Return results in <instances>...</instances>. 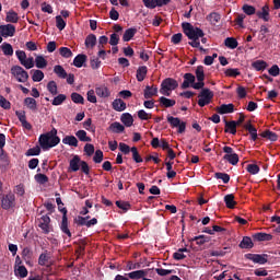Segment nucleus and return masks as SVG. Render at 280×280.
I'll use <instances>...</instances> for the list:
<instances>
[{
	"mask_svg": "<svg viewBox=\"0 0 280 280\" xmlns=\"http://www.w3.org/2000/svg\"><path fill=\"white\" fill-rule=\"evenodd\" d=\"M182 28L185 36H187V38L190 40L188 42V45L195 49H200L203 51V54H207V49L200 46V38L205 36V31H202L200 27H195L189 22L182 23Z\"/></svg>",
	"mask_w": 280,
	"mask_h": 280,
	"instance_id": "obj_1",
	"label": "nucleus"
},
{
	"mask_svg": "<svg viewBox=\"0 0 280 280\" xmlns=\"http://www.w3.org/2000/svg\"><path fill=\"white\" fill-rule=\"evenodd\" d=\"M38 143L44 151L56 148V145L60 143V137H58V129L52 128L50 131L42 133L38 138Z\"/></svg>",
	"mask_w": 280,
	"mask_h": 280,
	"instance_id": "obj_2",
	"label": "nucleus"
},
{
	"mask_svg": "<svg viewBox=\"0 0 280 280\" xmlns=\"http://www.w3.org/2000/svg\"><path fill=\"white\" fill-rule=\"evenodd\" d=\"M176 89H178V81L173 78H166L161 83L160 93L170 97V91H176Z\"/></svg>",
	"mask_w": 280,
	"mask_h": 280,
	"instance_id": "obj_3",
	"label": "nucleus"
},
{
	"mask_svg": "<svg viewBox=\"0 0 280 280\" xmlns=\"http://www.w3.org/2000/svg\"><path fill=\"white\" fill-rule=\"evenodd\" d=\"M213 92L209 89H202L199 93L198 97V106L200 108H205V106H209V103L213 100Z\"/></svg>",
	"mask_w": 280,
	"mask_h": 280,
	"instance_id": "obj_4",
	"label": "nucleus"
},
{
	"mask_svg": "<svg viewBox=\"0 0 280 280\" xmlns=\"http://www.w3.org/2000/svg\"><path fill=\"white\" fill-rule=\"evenodd\" d=\"M11 75L15 78L19 82L25 83L30 80V74L23 67L21 66H13L11 68Z\"/></svg>",
	"mask_w": 280,
	"mask_h": 280,
	"instance_id": "obj_5",
	"label": "nucleus"
},
{
	"mask_svg": "<svg viewBox=\"0 0 280 280\" xmlns=\"http://www.w3.org/2000/svg\"><path fill=\"white\" fill-rule=\"evenodd\" d=\"M1 207L4 211H10V209H14V207H16V196L14 192H8L2 196Z\"/></svg>",
	"mask_w": 280,
	"mask_h": 280,
	"instance_id": "obj_6",
	"label": "nucleus"
},
{
	"mask_svg": "<svg viewBox=\"0 0 280 280\" xmlns=\"http://www.w3.org/2000/svg\"><path fill=\"white\" fill-rule=\"evenodd\" d=\"M38 226L44 235H49L51 231H54V226H51V218H49L47 214L40 217L38 220Z\"/></svg>",
	"mask_w": 280,
	"mask_h": 280,
	"instance_id": "obj_7",
	"label": "nucleus"
},
{
	"mask_svg": "<svg viewBox=\"0 0 280 280\" xmlns=\"http://www.w3.org/2000/svg\"><path fill=\"white\" fill-rule=\"evenodd\" d=\"M167 121L170 122L171 127L178 128L177 132L183 135L185 130H187V122L180 121V118L174 116H167Z\"/></svg>",
	"mask_w": 280,
	"mask_h": 280,
	"instance_id": "obj_8",
	"label": "nucleus"
},
{
	"mask_svg": "<svg viewBox=\"0 0 280 280\" xmlns=\"http://www.w3.org/2000/svg\"><path fill=\"white\" fill-rule=\"evenodd\" d=\"M60 212L62 213L60 231L61 233H63V235H67V237L71 238L72 234H71V230H69V218H67V213H68L67 208H62Z\"/></svg>",
	"mask_w": 280,
	"mask_h": 280,
	"instance_id": "obj_9",
	"label": "nucleus"
},
{
	"mask_svg": "<svg viewBox=\"0 0 280 280\" xmlns=\"http://www.w3.org/2000/svg\"><path fill=\"white\" fill-rule=\"evenodd\" d=\"M245 259L264 266L268 264V254H245Z\"/></svg>",
	"mask_w": 280,
	"mask_h": 280,
	"instance_id": "obj_10",
	"label": "nucleus"
},
{
	"mask_svg": "<svg viewBox=\"0 0 280 280\" xmlns=\"http://www.w3.org/2000/svg\"><path fill=\"white\" fill-rule=\"evenodd\" d=\"M16 34V26L12 24L0 25V36L3 38H10Z\"/></svg>",
	"mask_w": 280,
	"mask_h": 280,
	"instance_id": "obj_11",
	"label": "nucleus"
},
{
	"mask_svg": "<svg viewBox=\"0 0 280 280\" xmlns=\"http://www.w3.org/2000/svg\"><path fill=\"white\" fill-rule=\"evenodd\" d=\"M74 224H78V226H86L88 229H91V226H95L97 224V219L93 218L92 220L88 221L84 217H77L74 219Z\"/></svg>",
	"mask_w": 280,
	"mask_h": 280,
	"instance_id": "obj_12",
	"label": "nucleus"
},
{
	"mask_svg": "<svg viewBox=\"0 0 280 280\" xmlns=\"http://www.w3.org/2000/svg\"><path fill=\"white\" fill-rule=\"evenodd\" d=\"M15 115L25 130H32V124L27 121V116L25 115V110H16Z\"/></svg>",
	"mask_w": 280,
	"mask_h": 280,
	"instance_id": "obj_13",
	"label": "nucleus"
},
{
	"mask_svg": "<svg viewBox=\"0 0 280 280\" xmlns=\"http://www.w3.org/2000/svg\"><path fill=\"white\" fill-rule=\"evenodd\" d=\"M144 100H152V97L159 95V88L156 85H147L143 91Z\"/></svg>",
	"mask_w": 280,
	"mask_h": 280,
	"instance_id": "obj_14",
	"label": "nucleus"
},
{
	"mask_svg": "<svg viewBox=\"0 0 280 280\" xmlns=\"http://www.w3.org/2000/svg\"><path fill=\"white\" fill-rule=\"evenodd\" d=\"M234 112L235 105H233V103L222 104L221 106L217 107V113H219V115H229Z\"/></svg>",
	"mask_w": 280,
	"mask_h": 280,
	"instance_id": "obj_15",
	"label": "nucleus"
},
{
	"mask_svg": "<svg viewBox=\"0 0 280 280\" xmlns=\"http://www.w3.org/2000/svg\"><path fill=\"white\" fill-rule=\"evenodd\" d=\"M125 277L132 280L143 279V277H148V270H136L129 273H125Z\"/></svg>",
	"mask_w": 280,
	"mask_h": 280,
	"instance_id": "obj_16",
	"label": "nucleus"
},
{
	"mask_svg": "<svg viewBox=\"0 0 280 280\" xmlns=\"http://www.w3.org/2000/svg\"><path fill=\"white\" fill-rule=\"evenodd\" d=\"M32 257H34V252L30 247H24L22 250V259L25 261L26 266H32Z\"/></svg>",
	"mask_w": 280,
	"mask_h": 280,
	"instance_id": "obj_17",
	"label": "nucleus"
},
{
	"mask_svg": "<svg viewBox=\"0 0 280 280\" xmlns=\"http://www.w3.org/2000/svg\"><path fill=\"white\" fill-rule=\"evenodd\" d=\"M112 108L117 113H124V110L127 108L126 102H124L121 98H116L112 103Z\"/></svg>",
	"mask_w": 280,
	"mask_h": 280,
	"instance_id": "obj_18",
	"label": "nucleus"
},
{
	"mask_svg": "<svg viewBox=\"0 0 280 280\" xmlns=\"http://www.w3.org/2000/svg\"><path fill=\"white\" fill-rule=\"evenodd\" d=\"M196 82V75L191 73H185L184 74V82L182 83V89H189L190 84L194 86V83Z\"/></svg>",
	"mask_w": 280,
	"mask_h": 280,
	"instance_id": "obj_19",
	"label": "nucleus"
},
{
	"mask_svg": "<svg viewBox=\"0 0 280 280\" xmlns=\"http://www.w3.org/2000/svg\"><path fill=\"white\" fill-rule=\"evenodd\" d=\"M24 106H26V108H28V110H32L33 113H36L38 110V103L34 97L24 98Z\"/></svg>",
	"mask_w": 280,
	"mask_h": 280,
	"instance_id": "obj_20",
	"label": "nucleus"
},
{
	"mask_svg": "<svg viewBox=\"0 0 280 280\" xmlns=\"http://www.w3.org/2000/svg\"><path fill=\"white\" fill-rule=\"evenodd\" d=\"M253 240L255 242H271L272 234L258 232V233L253 234Z\"/></svg>",
	"mask_w": 280,
	"mask_h": 280,
	"instance_id": "obj_21",
	"label": "nucleus"
},
{
	"mask_svg": "<svg viewBox=\"0 0 280 280\" xmlns=\"http://www.w3.org/2000/svg\"><path fill=\"white\" fill-rule=\"evenodd\" d=\"M159 102L161 108H172L173 106H176V100L167 98L165 96H161Z\"/></svg>",
	"mask_w": 280,
	"mask_h": 280,
	"instance_id": "obj_22",
	"label": "nucleus"
},
{
	"mask_svg": "<svg viewBox=\"0 0 280 280\" xmlns=\"http://www.w3.org/2000/svg\"><path fill=\"white\" fill-rule=\"evenodd\" d=\"M244 128L249 132L252 141H257V139H259L257 128L250 124V120L244 125Z\"/></svg>",
	"mask_w": 280,
	"mask_h": 280,
	"instance_id": "obj_23",
	"label": "nucleus"
},
{
	"mask_svg": "<svg viewBox=\"0 0 280 280\" xmlns=\"http://www.w3.org/2000/svg\"><path fill=\"white\" fill-rule=\"evenodd\" d=\"M81 163H82V159H80V155H74L69 163V167L71 172H78L80 170Z\"/></svg>",
	"mask_w": 280,
	"mask_h": 280,
	"instance_id": "obj_24",
	"label": "nucleus"
},
{
	"mask_svg": "<svg viewBox=\"0 0 280 280\" xmlns=\"http://www.w3.org/2000/svg\"><path fill=\"white\" fill-rule=\"evenodd\" d=\"M108 130L115 135H121V132L126 130V127H124V125H121L119 121H115L109 125Z\"/></svg>",
	"mask_w": 280,
	"mask_h": 280,
	"instance_id": "obj_25",
	"label": "nucleus"
},
{
	"mask_svg": "<svg viewBox=\"0 0 280 280\" xmlns=\"http://www.w3.org/2000/svg\"><path fill=\"white\" fill-rule=\"evenodd\" d=\"M120 121L126 126V128H130L135 124V118L130 113H125L120 117Z\"/></svg>",
	"mask_w": 280,
	"mask_h": 280,
	"instance_id": "obj_26",
	"label": "nucleus"
},
{
	"mask_svg": "<svg viewBox=\"0 0 280 280\" xmlns=\"http://www.w3.org/2000/svg\"><path fill=\"white\" fill-rule=\"evenodd\" d=\"M136 34H137V28L135 27L127 28L122 35L124 43H130V40L135 38Z\"/></svg>",
	"mask_w": 280,
	"mask_h": 280,
	"instance_id": "obj_27",
	"label": "nucleus"
},
{
	"mask_svg": "<svg viewBox=\"0 0 280 280\" xmlns=\"http://www.w3.org/2000/svg\"><path fill=\"white\" fill-rule=\"evenodd\" d=\"M95 93L98 97H110V90L106 85L96 86Z\"/></svg>",
	"mask_w": 280,
	"mask_h": 280,
	"instance_id": "obj_28",
	"label": "nucleus"
},
{
	"mask_svg": "<svg viewBox=\"0 0 280 280\" xmlns=\"http://www.w3.org/2000/svg\"><path fill=\"white\" fill-rule=\"evenodd\" d=\"M148 75V67L147 66H140L137 69L136 78L138 82H143L145 80V77Z\"/></svg>",
	"mask_w": 280,
	"mask_h": 280,
	"instance_id": "obj_29",
	"label": "nucleus"
},
{
	"mask_svg": "<svg viewBox=\"0 0 280 280\" xmlns=\"http://www.w3.org/2000/svg\"><path fill=\"white\" fill-rule=\"evenodd\" d=\"M224 132H230V135H237V122L235 120L226 121Z\"/></svg>",
	"mask_w": 280,
	"mask_h": 280,
	"instance_id": "obj_30",
	"label": "nucleus"
},
{
	"mask_svg": "<svg viewBox=\"0 0 280 280\" xmlns=\"http://www.w3.org/2000/svg\"><path fill=\"white\" fill-rule=\"evenodd\" d=\"M97 45V36L95 34H90L85 38V47L88 49H93Z\"/></svg>",
	"mask_w": 280,
	"mask_h": 280,
	"instance_id": "obj_31",
	"label": "nucleus"
},
{
	"mask_svg": "<svg viewBox=\"0 0 280 280\" xmlns=\"http://www.w3.org/2000/svg\"><path fill=\"white\" fill-rule=\"evenodd\" d=\"M224 202L228 209H235V205H237V202L235 201V195L233 194L225 195Z\"/></svg>",
	"mask_w": 280,
	"mask_h": 280,
	"instance_id": "obj_32",
	"label": "nucleus"
},
{
	"mask_svg": "<svg viewBox=\"0 0 280 280\" xmlns=\"http://www.w3.org/2000/svg\"><path fill=\"white\" fill-rule=\"evenodd\" d=\"M238 246L243 249H250L255 246V244L253 243V238L249 236H244Z\"/></svg>",
	"mask_w": 280,
	"mask_h": 280,
	"instance_id": "obj_33",
	"label": "nucleus"
},
{
	"mask_svg": "<svg viewBox=\"0 0 280 280\" xmlns=\"http://www.w3.org/2000/svg\"><path fill=\"white\" fill-rule=\"evenodd\" d=\"M252 67L255 71H266V69H268V62L264 60H256L252 62Z\"/></svg>",
	"mask_w": 280,
	"mask_h": 280,
	"instance_id": "obj_34",
	"label": "nucleus"
},
{
	"mask_svg": "<svg viewBox=\"0 0 280 280\" xmlns=\"http://www.w3.org/2000/svg\"><path fill=\"white\" fill-rule=\"evenodd\" d=\"M84 62H86V55L84 54H79L77 57L73 59V65L78 69H81V67H84Z\"/></svg>",
	"mask_w": 280,
	"mask_h": 280,
	"instance_id": "obj_35",
	"label": "nucleus"
},
{
	"mask_svg": "<svg viewBox=\"0 0 280 280\" xmlns=\"http://www.w3.org/2000/svg\"><path fill=\"white\" fill-rule=\"evenodd\" d=\"M5 22L19 23V13H16V11L14 10H10L9 12H7Z\"/></svg>",
	"mask_w": 280,
	"mask_h": 280,
	"instance_id": "obj_36",
	"label": "nucleus"
},
{
	"mask_svg": "<svg viewBox=\"0 0 280 280\" xmlns=\"http://www.w3.org/2000/svg\"><path fill=\"white\" fill-rule=\"evenodd\" d=\"M65 145H71L72 148H78V138L75 136H66L62 139Z\"/></svg>",
	"mask_w": 280,
	"mask_h": 280,
	"instance_id": "obj_37",
	"label": "nucleus"
},
{
	"mask_svg": "<svg viewBox=\"0 0 280 280\" xmlns=\"http://www.w3.org/2000/svg\"><path fill=\"white\" fill-rule=\"evenodd\" d=\"M258 19H262V21H270V11L267 5L262 7L261 11L257 12Z\"/></svg>",
	"mask_w": 280,
	"mask_h": 280,
	"instance_id": "obj_38",
	"label": "nucleus"
},
{
	"mask_svg": "<svg viewBox=\"0 0 280 280\" xmlns=\"http://www.w3.org/2000/svg\"><path fill=\"white\" fill-rule=\"evenodd\" d=\"M260 137H262V139H268L269 141H277L279 139V136L275 131L270 130L262 131Z\"/></svg>",
	"mask_w": 280,
	"mask_h": 280,
	"instance_id": "obj_39",
	"label": "nucleus"
},
{
	"mask_svg": "<svg viewBox=\"0 0 280 280\" xmlns=\"http://www.w3.org/2000/svg\"><path fill=\"white\" fill-rule=\"evenodd\" d=\"M54 73L61 80H67V70L60 65L54 67Z\"/></svg>",
	"mask_w": 280,
	"mask_h": 280,
	"instance_id": "obj_40",
	"label": "nucleus"
},
{
	"mask_svg": "<svg viewBox=\"0 0 280 280\" xmlns=\"http://www.w3.org/2000/svg\"><path fill=\"white\" fill-rule=\"evenodd\" d=\"M223 160L228 161V163H230V165H237V163H240V155H237V153L225 154L223 156Z\"/></svg>",
	"mask_w": 280,
	"mask_h": 280,
	"instance_id": "obj_41",
	"label": "nucleus"
},
{
	"mask_svg": "<svg viewBox=\"0 0 280 280\" xmlns=\"http://www.w3.org/2000/svg\"><path fill=\"white\" fill-rule=\"evenodd\" d=\"M14 272L15 277H20L21 279H25V277L28 275L27 268L23 265L15 267Z\"/></svg>",
	"mask_w": 280,
	"mask_h": 280,
	"instance_id": "obj_42",
	"label": "nucleus"
},
{
	"mask_svg": "<svg viewBox=\"0 0 280 280\" xmlns=\"http://www.w3.org/2000/svg\"><path fill=\"white\" fill-rule=\"evenodd\" d=\"M0 49L4 54V56H14V48H12V44L3 43L0 46Z\"/></svg>",
	"mask_w": 280,
	"mask_h": 280,
	"instance_id": "obj_43",
	"label": "nucleus"
},
{
	"mask_svg": "<svg viewBox=\"0 0 280 280\" xmlns=\"http://www.w3.org/2000/svg\"><path fill=\"white\" fill-rule=\"evenodd\" d=\"M31 73H33V82H43L45 79V73L42 70H32Z\"/></svg>",
	"mask_w": 280,
	"mask_h": 280,
	"instance_id": "obj_44",
	"label": "nucleus"
},
{
	"mask_svg": "<svg viewBox=\"0 0 280 280\" xmlns=\"http://www.w3.org/2000/svg\"><path fill=\"white\" fill-rule=\"evenodd\" d=\"M226 253H231V247H224L223 249L211 250L210 257H224Z\"/></svg>",
	"mask_w": 280,
	"mask_h": 280,
	"instance_id": "obj_45",
	"label": "nucleus"
},
{
	"mask_svg": "<svg viewBox=\"0 0 280 280\" xmlns=\"http://www.w3.org/2000/svg\"><path fill=\"white\" fill-rule=\"evenodd\" d=\"M222 15L218 12H212L207 16V20L211 23V25H218V22L221 21Z\"/></svg>",
	"mask_w": 280,
	"mask_h": 280,
	"instance_id": "obj_46",
	"label": "nucleus"
},
{
	"mask_svg": "<svg viewBox=\"0 0 280 280\" xmlns=\"http://www.w3.org/2000/svg\"><path fill=\"white\" fill-rule=\"evenodd\" d=\"M35 67H37V69H45V67H47V59H45V57H43V55L36 56Z\"/></svg>",
	"mask_w": 280,
	"mask_h": 280,
	"instance_id": "obj_47",
	"label": "nucleus"
},
{
	"mask_svg": "<svg viewBox=\"0 0 280 280\" xmlns=\"http://www.w3.org/2000/svg\"><path fill=\"white\" fill-rule=\"evenodd\" d=\"M197 82H205V66H198L195 70Z\"/></svg>",
	"mask_w": 280,
	"mask_h": 280,
	"instance_id": "obj_48",
	"label": "nucleus"
},
{
	"mask_svg": "<svg viewBox=\"0 0 280 280\" xmlns=\"http://www.w3.org/2000/svg\"><path fill=\"white\" fill-rule=\"evenodd\" d=\"M224 45L225 47H228L229 49H237V46L240 45L237 43V39H235L234 37H228L224 40Z\"/></svg>",
	"mask_w": 280,
	"mask_h": 280,
	"instance_id": "obj_49",
	"label": "nucleus"
},
{
	"mask_svg": "<svg viewBox=\"0 0 280 280\" xmlns=\"http://www.w3.org/2000/svg\"><path fill=\"white\" fill-rule=\"evenodd\" d=\"M50 257H49V252L45 250L44 253H42L38 257V264L39 266H47V261H49Z\"/></svg>",
	"mask_w": 280,
	"mask_h": 280,
	"instance_id": "obj_50",
	"label": "nucleus"
},
{
	"mask_svg": "<svg viewBox=\"0 0 280 280\" xmlns=\"http://www.w3.org/2000/svg\"><path fill=\"white\" fill-rule=\"evenodd\" d=\"M47 91L50 95H56L58 93V84L56 83V81H49L47 83Z\"/></svg>",
	"mask_w": 280,
	"mask_h": 280,
	"instance_id": "obj_51",
	"label": "nucleus"
},
{
	"mask_svg": "<svg viewBox=\"0 0 280 280\" xmlns=\"http://www.w3.org/2000/svg\"><path fill=\"white\" fill-rule=\"evenodd\" d=\"M59 54L62 58H73V51L69 47L59 48Z\"/></svg>",
	"mask_w": 280,
	"mask_h": 280,
	"instance_id": "obj_52",
	"label": "nucleus"
},
{
	"mask_svg": "<svg viewBox=\"0 0 280 280\" xmlns=\"http://www.w3.org/2000/svg\"><path fill=\"white\" fill-rule=\"evenodd\" d=\"M224 73L228 78H237V75H242V72H240V69L237 68H229Z\"/></svg>",
	"mask_w": 280,
	"mask_h": 280,
	"instance_id": "obj_53",
	"label": "nucleus"
},
{
	"mask_svg": "<svg viewBox=\"0 0 280 280\" xmlns=\"http://www.w3.org/2000/svg\"><path fill=\"white\" fill-rule=\"evenodd\" d=\"M214 178H217V180H223L224 185H228L231 180V176L226 173H215Z\"/></svg>",
	"mask_w": 280,
	"mask_h": 280,
	"instance_id": "obj_54",
	"label": "nucleus"
},
{
	"mask_svg": "<svg viewBox=\"0 0 280 280\" xmlns=\"http://www.w3.org/2000/svg\"><path fill=\"white\" fill-rule=\"evenodd\" d=\"M56 27L59 30V32H62L67 27V22L62 19V15L56 16Z\"/></svg>",
	"mask_w": 280,
	"mask_h": 280,
	"instance_id": "obj_55",
	"label": "nucleus"
},
{
	"mask_svg": "<svg viewBox=\"0 0 280 280\" xmlns=\"http://www.w3.org/2000/svg\"><path fill=\"white\" fill-rule=\"evenodd\" d=\"M116 207L126 213L127 211H130L132 206L128 201H116Z\"/></svg>",
	"mask_w": 280,
	"mask_h": 280,
	"instance_id": "obj_56",
	"label": "nucleus"
},
{
	"mask_svg": "<svg viewBox=\"0 0 280 280\" xmlns=\"http://www.w3.org/2000/svg\"><path fill=\"white\" fill-rule=\"evenodd\" d=\"M71 100L74 104H84V96L78 92L71 94Z\"/></svg>",
	"mask_w": 280,
	"mask_h": 280,
	"instance_id": "obj_57",
	"label": "nucleus"
},
{
	"mask_svg": "<svg viewBox=\"0 0 280 280\" xmlns=\"http://www.w3.org/2000/svg\"><path fill=\"white\" fill-rule=\"evenodd\" d=\"M242 10L245 14H247V16H253V14H255V12H257V9H255V7H253L250 4H244L242 7Z\"/></svg>",
	"mask_w": 280,
	"mask_h": 280,
	"instance_id": "obj_58",
	"label": "nucleus"
},
{
	"mask_svg": "<svg viewBox=\"0 0 280 280\" xmlns=\"http://www.w3.org/2000/svg\"><path fill=\"white\" fill-rule=\"evenodd\" d=\"M66 100H67V95H65V94H59V95H57V96L52 100L51 104H52V106H61V104H62Z\"/></svg>",
	"mask_w": 280,
	"mask_h": 280,
	"instance_id": "obj_59",
	"label": "nucleus"
},
{
	"mask_svg": "<svg viewBox=\"0 0 280 280\" xmlns=\"http://www.w3.org/2000/svg\"><path fill=\"white\" fill-rule=\"evenodd\" d=\"M131 153H132V159L136 163H143V159L139 154V150L137 149V147L131 148Z\"/></svg>",
	"mask_w": 280,
	"mask_h": 280,
	"instance_id": "obj_60",
	"label": "nucleus"
},
{
	"mask_svg": "<svg viewBox=\"0 0 280 280\" xmlns=\"http://www.w3.org/2000/svg\"><path fill=\"white\" fill-rule=\"evenodd\" d=\"M35 180L39 185H45V183H49V177H47V175H45L43 173H39V174L35 175Z\"/></svg>",
	"mask_w": 280,
	"mask_h": 280,
	"instance_id": "obj_61",
	"label": "nucleus"
},
{
	"mask_svg": "<svg viewBox=\"0 0 280 280\" xmlns=\"http://www.w3.org/2000/svg\"><path fill=\"white\" fill-rule=\"evenodd\" d=\"M75 136L78 137L79 140L83 142H88V143L91 142V137H88L84 130L77 131Z\"/></svg>",
	"mask_w": 280,
	"mask_h": 280,
	"instance_id": "obj_62",
	"label": "nucleus"
},
{
	"mask_svg": "<svg viewBox=\"0 0 280 280\" xmlns=\"http://www.w3.org/2000/svg\"><path fill=\"white\" fill-rule=\"evenodd\" d=\"M40 154V147L36 145L26 151V156H38Z\"/></svg>",
	"mask_w": 280,
	"mask_h": 280,
	"instance_id": "obj_63",
	"label": "nucleus"
},
{
	"mask_svg": "<svg viewBox=\"0 0 280 280\" xmlns=\"http://www.w3.org/2000/svg\"><path fill=\"white\" fill-rule=\"evenodd\" d=\"M246 170L252 175L259 174V165L257 164H248Z\"/></svg>",
	"mask_w": 280,
	"mask_h": 280,
	"instance_id": "obj_64",
	"label": "nucleus"
}]
</instances>
